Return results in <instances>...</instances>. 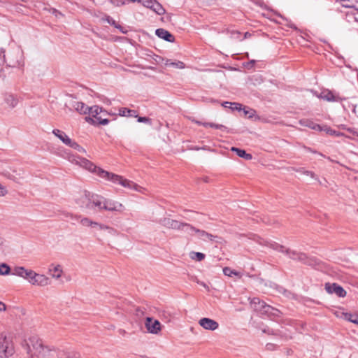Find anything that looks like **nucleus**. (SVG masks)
Wrapping results in <instances>:
<instances>
[{"instance_id":"nucleus-14","label":"nucleus","mask_w":358,"mask_h":358,"mask_svg":"<svg viewBox=\"0 0 358 358\" xmlns=\"http://www.w3.org/2000/svg\"><path fill=\"white\" fill-rule=\"evenodd\" d=\"M160 224L166 228L179 230L182 226V222L165 217L160 220Z\"/></svg>"},{"instance_id":"nucleus-35","label":"nucleus","mask_w":358,"mask_h":358,"mask_svg":"<svg viewBox=\"0 0 358 358\" xmlns=\"http://www.w3.org/2000/svg\"><path fill=\"white\" fill-rule=\"evenodd\" d=\"M69 146L75 149L76 150L78 151L79 152L86 153L85 149L83 148L82 146H80L79 144H78L76 141H74L73 140Z\"/></svg>"},{"instance_id":"nucleus-13","label":"nucleus","mask_w":358,"mask_h":358,"mask_svg":"<svg viewBox=\"0 0 358 358\" xmlns=\"http://www.w3.org/2000/svg\"><path fill=\"white\" fill-rule=\"evenodd\" d=\"M199 324L206 330L215 331L219 327V324L215 320L208 317L200 319Z\"/></svg>"},{"instance_id":"nucleus-53","label":"nucleus","mask_w":358,"mask_h":358,"mask_svg":"<svg viewBox=\"0 0 358 358\" xmlns=\"http://www.w3.org/2000/svg\"><path fill=\"white\" fill-rule=\"evenodd\" d=\"M240 34H241L240 32L237 31V32L234 33V34L236 35V38H238V36L240 35Z\"/></svg>"},{"instance_id":"nucleus-26","label":"nucleus","mask_w":358,"mask_h":358,"mask_svg":"<svg viewBox=\"0 0 358 358\" xmlns=\"http://www.w3.org/2000/svg\"><path fill=\"white\" fill-rule=\"evenodd\" d=\"M231 150L235 152L238 157L244 158L245 159L250 160L252 159V155L246 153V152L244 150L232 147Z\"/></svg>"},{"instance_id":"nucleus-32","label":"nucleus","mask_w":358,"mask_h":358,"mask_svg":"<svg viewBox=\"0 0 358 358\" xmlns=\"http://www.w3.org/2000/svg\"><path fill=\"white\" fill-rule=\"evenodd\" d=\"M10 267L6 263L0 264V275H8L10 273Z\"/></svg>"},{"instance_id":"nucleus-33","label":"nucleus","mask_w":358,"mask_h":358,"mask_svg":"<svg viewBox=\"0 0 358 358\" xmlns=\"http://www.w3.org/2000/svg\"><path fill=\"white\" fill-rule=\"evenodd\" d=\"M190 257L198 262H201L205 259V255L203 253L199 252H190Z\"/></svg>"},{"instance_id":"nucleus-19","label":"nucleus","mask_w":358,"mask_h":358,"mask_svg":"<svg viewBox=\"0 0 358 358\" xmlns=\"http://www.w3.org/2000/svg\"><path fill=\"white\" fill-rule=\"evenodd\" d=\"M156 35L168 42H173L175 40V37L172 35L169 31L164 29H157L155 31Z\"/></svg>"},{"instance_id":"nucleus-10","label":"nucleus","mask_w":358,"mask_h":358,"mask_svg":"<svg viewBox=\"0 0 358 358\" xmlns=\"http://www.w3.org/2000/svg\"><path fill=\"white\" fill-rule=\"evenodd\" d=\"M317 97L329 102H341L345 99L340 96L338 94H336L329 90L322 91V92L317 95Z\"/></svg>"},{"instance_id":"nucleus-22","label":"nucleus","mask_w":358,"mask_h":358,"mask_svg":"<svg viewBox=\"0 0 358 358\" xmlns=\"http://www.w3.org/2000/svg\"><path fill=\"white\" fill-rule=\"evenodd\" d=\"M250 303L253 306V308L257 311L264 312L268 306L264 301L260 300L259 298H253L251 300Z\"/></svg>"},{"instance_id":"nucleus-39","label":"nucleus","mask_w":358,"mask_h":358,"mask_svg":"<svg viewBox=\"0 0 358 358\" xmlns=\"http://www.w3.org/2000/svg\"><path fill=\"white\" fill-rule=\"evenodd\" d=\"M232 104H233L232 106L230 107V108L232 110H238V111L242 110V108H243L242 104L236 103V102H232Z\"/></svg>"},{"instance_id":"nucleus-49","label":"nucleus","mask_w":358,"mask_h":358,"mask_svg":"<svg viewBox=\"0 0 358 358\" xmlns=\"http://www.w3.org/2000/svg\"><path fill=\"white\" fill-rule=\"evenodd\" d=\"M108 22L115 27V25H117L114 20H108Z\"/></svg>"},{"instance_id":"nucleus-23","label":"nucleus","mask_w":358,"mask_h":358,"mask_svg":"<svg viewBox=\"0 0 358 358\" xmlns=\"http://www.w3.org/2000/svg\"><path fill=\"white\" fill-rule=\"evenodd\" d=\"M197 229H198L195 228L190 224L182 222L180 231H182L188 235L193 236L196 234V231H197Z\"/></svg>"},{"instance_id":"nucleus-20","label":"nucleus","mask_w":358,"mask_h":358,"mask_svg":"<svg viewBox=\"0 0 358 358\" xmlns=\"http://www.w3.org/2000/svg\"><path fill=\"white\" fill-rule=\"evenodd\" d=\"M52 134L57 136L63 143H64L66 145H69L71 142L72 141V139H71L65 132L63 131H61L58 129H55L52 130Z\"/></svg>"},{"instance_id":"nucleus-50","label":"nucleus","mask_w":358,"mask_h":358,"mask_svg":"<svg viewBox=\"0 0 358 358\" xmlns=\"http://www.w3.org/2000/svg\"><path fill=\"white\" fill-rule=\"evenodd\" d=\"M305 149H306L307 151H308V152H313V153H317V152H316V151L313 150H312L311 148H306V147H305Z\"/></svg>"},{"instance_id":"nucleus-18","label":"nucleus","mask_w":358,"mask_h":358,"mask_svg":"<svg viewBox=\"0 0 358 358\" xmlns=\"http://www.w3.org/2000/svg\"><path fill=\"white\" fill-rule=\"evenodd\" d=\"M30 271L31 269L26 268L24 266H15L13 269L12 274L27 280Z\"/></svg>"},{"instance_id":"nucleus-7","label":"nucleus","mask_w":358,"mask_h":358,"mask_svg":"<svg viewBox=\"0 0 358 358\" xmlns=\"http://www.w3.org/2000/svg\"><path fill=\"white\" fill-rule=\"evenodd\" d=\"M27 280L31 285L36 287H46L51 282L50 279L48 276L36 273L31 269Z\"/></svg>"},{"instance_id":"nucleus-42","label":"nucleus","mask_w":358,"mask_h":358,"mask_svg":"<svg viewBox=\"0 0 358 358\" xmlns=\"http://www.w3.org/2000/svg\"><path fill=\"white\" fill-rule=\"evenodd\" d=\"M138 122H150V120L146 117H138Z\"/></svg>"},{"instance_id":"nucleus-2","label":"nucleus","mask_w":358,"mask_h":358,"mask_svg":"<svg viewBox=\"0 0 358 358\" xmlns=\"http://www.w3.org/2000/svg\"><path fill=\"white\" fill-rule=\"evenodd\" d=\"M22 347L31 358H50L56 352L55 348L45 345L37 336H31L24 339Z\"/></svg>"},{"instance_id":"nucleus-12","label":"nucleus","mask_w":358,"mask_h":358,"mask_svg":"<svg viewBox=\"0 0 358 358\" xmlns=\"http://www.w3.org/2000/svg\"><path fill=\"white\" fill-rule=\"evenodd\" d=\"M103 210L108 211L122 212L124 206L117 201L104 198Z\"/></svg>"},{"instance_id":"nucleus-27","label":"nucleus","mask_w":358,"mask_h":358,"mask_svg":"<svg viewBox=\"0 0 358 358\" xmlns=\"http://www.w3.org/2000/svg\"><path fill=\"white\" fill-rule=\"evenodd\" d=\"M49 272L53 278L59 279L62 276V269L60 265H57L53 268H49Z\"/></svg>"},{"instance_id":"nucleus-9","label":"nucleus","mask_w":358,"mask_h":358,"mask_svg":"<svg viewBox=\"0 0 358 358\" xmlns=\"http://www.w3.org/2000/svg\"><path fill=\"white\" fill-rule=\"evenodd\" d=\"M145 325L148 331L152 334H157L162 330L161 323L157 320H155L152 317H146Z\"/></svg>"},{"instance_id":"nucleus-52","label":"nucleus","mask_w":358,"mask_h":358,"mask_svg":"<svg viewBox=\"0 0 358 358\" xmlns=\"http://www.w3.org/2000/svg\"><path fill=\"white\" fill-rule=\"evenodd\" d=\"M4 52H5V50L3 48H1L0 49V54H4ZM3 57H4L5 55H3Z\"/></svg>"},{"instance_id":"nucleus-51","label":"nucleus","mask_w":358,"mask_h":358,"mask_svg":"<svg viewBox=\"0 0 358 358\" xmlns=\"http://www.w3.org/2000/svg\"><path fill=\"white\" fill-rule=\"evenodd\" d=\"M250 36H251V34L249 32H245L244 34V38H246L250 37Z\"/></svg>"},{"instance_id":"nucleus-1","label":"nucleus","mask_w":358,"mask_h":358,"mask_svg":"<svg viewBox=\"0 0 358 358\" xmlns=\"http://www.w3.org/2000/svg\"><path fill=\"white\" fill-rule=\"evenodd\" d=\"M67 159L72 164H75L76 165L80 166V167L89 171L91 173H93L100 177L102 179H104L107 181H110L113 184H118L122 185L124 187H127L129 189H134L137 192H142L143 188L134 182L129 180L127 179L124 178L122 176L115 174L113 173L108 172L107 171L103 170V169L96 166L92 162L88 159L74 155L69 154L67 157Z\"/></svg>"},{"instance_id":"nucleus-31","label":"nucleus","mask_w":358,"mask_h":358,"mask_svg":"<svg viewBox=\"0 0 358 358\" xmlns=\"http://www.w3.org/2000/svg\"><path fill=\"white\" fill-rule=\"evenodd\" d=\"M242 110L243 111L244 115L249 119H252L256 115V111L252 108L244 106Z\"/></svg>"},{"instance_id":"nucleus-45","label":"nucleus","mask_w":358,"mask_h":358,"mask_svg":"<svg viewBox=\"0 0 358 358\" xmlns=\"http://www.w3.org/2000/svg\"><path fill=\"white\" fill-rule=\"evenodd\" d=\"M5 240L4 238L0 235V248H2L4 245Z\"/></svg>"},{"instance_id":"nucleus-3","label":"nucleus","mask_w":358,"mask_h":358,"mask_svg":"<svg viewBox=\"0 0 358 358\" xmlns=\"http://www.w3.org/2000/svg\"><path fill=\"white\" fill-rule=\"evenodd\" d=\"M259 243L268 245L275 250L279 251L282 253H285L292 259L299 260L304 264H311V261L308 258L306 255L304 253H301L294 250L286 249L283 245H281L277 243H272L268 241H265L263 243L262 241H259Z\"/></svg>"},{"instance_id":"nucleus-21","label":"nucleus","mask_w":358,"mask_h":358,"mask_svg":"<svg viewBox=\"0 0 358 358\" xmlns=\"http://www.w3.org/2000/svg\"><path fill=\"white\" fill-rule=\"evenodd\" d=\"M197 238L203 241H214L217 236L208 233L204 230L197 229L196 234Z\"/></svg>"},{"instance_id":"nucleus-30","label":"nucleus","mask_w":358,"mask_h":358,"mask_svg":"<svg viewBox=\"0 0 358 358\" xmlns=\"http://www.w3.org/2000/svg\"><path fill=\"white\" fill-rule=\"evenodd\" d=\"M80 222L84 227H96V225L98 224V222H93L92 220H91L90 219H89L87 217H83V218H81L80 217H77L78 220L80 219Z\"/></svg>"},{"instance_id":"nucleus-47","label":"nucleus","mask_w":358,"mask_h":358,"mask_svg":"<svg viewBox=\"0 0 358 358\" xmlns=\"http://www.w3.org/2000/svg\"><path fill=\"white\" fill-rule=\"evenodd\" d=\"M325 131H326V132H327V134H331V135H333V134H336V131H333L332 129H329H329H325Z\"/></svg>"},{"instance_id":"nucleus-29","label":"nucleus","mask_w":358,"mask_h":358,"mask_svg":"<svg viewBox=\"0 0 358 358\" xmlns=\"http://www.w3.org/2000/svg\"><path fill=\"white\" fill-rule=\"evenodd\" d=\"M264 313H265L269 315L273 316L275 317H279L281 315V312L279 310L274 308L268 305L266 307V308L264 310Z\"/></svg>"},{"instance_id":"nucleus-56","label":"nucleus","mask_w":358,"mask_h":358,"mask_svg":"<svg viewBox=\"0 0 358 358\" xmlns=\"http://www.w3.org/2000/svg\"><path fill=\"white\" fill-rule=\"evenodd\" d=\"M100 116H101V117H106V116H103V114H100Z\"/></svg>"},{"instance_id":"nucleus-25","label":"nucleus","mask_w":358,"mask_h":358,"mask_svg":"<svg viewBox=\"0 0 358 358\" xmlns=\"http://www.w3.org/2000/svg\"><path fill=\"white\" fill-rule=\"evenodd\" d=\"M119 115L123 117H137V112L134 110H130L127 108H121L119 109Z\"/></svg>"},{"instance_id":"nucleus-17","label":"nucleus","mask_w":358,"mask_h":358,"mask_svg":"<svg viewBox=\"0 0 358 358\" xmlns=\"http://www.w3.org/2000/svg\"><path fill=\"white\" fill-rule=\"evenodd\" d=\"M55 354L58 358H80L79 353L74 351L56 349Z\"/></svg>"},{"instance_id":"nucleus-11","label":"nucleus","mask_w":358,"mask_h":358,"mask_svg":"<svg viewBox=\"0 0 358 358\" xmlns=\"http://www.w3.org/2000/svg\"><path fill=\"white\" fill-rule=\"evenodd\" d=\"M325 289L329 294H334L338 297H344L346 295L345 290L336 283H326Z\"/></svg>"},{"instance_id":"nucleus-15","label":"nucleus","mask_w":358,"mask_h":358,"mask_svg":"<svg viewBox=\"0 0 358 358\" xmlns=\"http://www.w3.org/2000/svg\"><path fill=\"white\" fill-rule=\"evenodd\" d=\"M3 101L10 109L15 108L19 103V97L12 93H6L3 95Z\"/></svg>"},{"instance_id":"nucleus-44","label":"nucleus","mask_w":358,"mask_h":358,"mask_svg":"<svg viewBox=\"0 0 358 358\" xmlns=\"http://www.w3.org/2000/svg\"><path fill=\"white\" fill-rule=\"evenodd\" d=\"M222 106H224V108H229L232 106V102H229V101H224L222 103Z\"/></svg>"},{"instance_id":"nucleus-40","label":"nucleus","mask_w":358,"mask_h":358,"mask_svg":"<svg viewBox=\"0 0 358 358\" xmlns=\"http://www.w3.org/2000/svg\"><path fill=\"white\" fill-rule=\"evenodd\" d=\"M301 172L303 174H306L307 176H310L311 178L318 180L320 182V181L318 180V178L316 176V175L313 172L309 171H306V170H302Z\"/></svg>"},{"instance_id":"nucleus-38","label":"nucleus","mask_w":358,"mask_h":358,"mask_svg":"<svg viewBox=\"0 0 358 358\" xmlns=\"http://www.w3.org/2000/svg\"><path fill=\"white\" fill-rule=\"evenodd\" d=\"M345 317L348 320H349L355 324H358V316L357 315H353L352 314H345Z\"/></svg>"},{"instance_id":"nucleus-54","label":"nucleus","mask_w":358,"mask_h":358,"mask_svg":"<svg viewBox=\"0 0 358 358\" xmlns=\"http://www.w3.org/2000/svg\"><path fill=\"white\" fill-rule=\"evenodd\" d=\"M250 63L254 64L255 63V60H251Z\"/></svg>"},{"instance_id":"nucleus-55","label":"nucleus","mask_w":358,"mask_h":358,"mask_svg":"<svg viewBox=\"0 0 358 358\" xmlns=\"http://www.w3.org/2000/svg\"><path fill=\"white\" fill-rule=\"evenodd\" d=\"M196 123H197L198 124H199V125H202V123H203V122H199V121H197V122H196Z\"/></svg>"},{"instance_id":"nucleus-6","label":"nucleus","mask_w":358,"mask_h":358,"mask_svg":"<svg viewBox=\"0 0 358 358\" xmlns=\"http://www.w3.org/2000/svg\"><path fill=\"white\" fill-rule=\"evenodd\" d=\"M15 353V347L12 338L4 333L0 334V357L8 358Z\"/></svg>"},{"instance_id":"nucleus-36","label":"nucleus","mask_w":358,"mask_h":358,"mask_svg":"<svg viewBox=\"0 0 358 358\" xmlns=\"http://www.w3.org/2000/svg\"><path fill=\"white\" fill-rule=\"evenodd\" d=\"M223 273L227 276H232L233 275L240 277V273L229 267H224L223 268Z\"/></svg>"},{"instance_id":"nucleus-57","label":"nucleus","mask_w":358,"mask_h":358,"mask_svg":"<svg viewBox=\"0 0 358 358\" xmlns=\"http://www.w3.org/2000/svg\"><path fill=\"white\" fill-rule=\"evenodd\" d=\"M357 136H358V134H357Z\"/></svg>"},{"instance_id":"nucleus-24","label":"nucleus","mask_w":358,"mask_h":358,"mask_svg":"<svg viewBox=\"0 0 358 358\" xmlns=\"http://www.w3.org/2000/svg\"><path fill=\"white\" fill-rule=\"evenodd\" d=\"M300 124L304 127H308L309 128H311L314 130H322V127L317 124H315L313 121L310 120H301L299 122Z\"/></svg>"},{"instance_id":"nucleus-16","label":"nucleus","mask_w":358,"mask_h":358,"mask_svg":"<svg viewBox=\"0 0 358 358\" xmlns=\"http://www.w3.org/2000/svg\"><path fill=\"white\" fill-rule=\"evenodd\" d=\"M71 106L73 110L78 112L80 114H87L89 112V106H87L84 103L76 100H73L71 102Z\"/></svg>"},{"instance_id":"nucleus-37","label":"nucleus","mask_w":358,"mask_h":358,"mask_svg":"<svg viewBox=\"0 0 358 358\" xmlns=\"http://www.w3.org/2000/svg\"><path fill=\"white\" fill-rule=\"evenodd\" d=\"M96 227H98L100 230H107L110 234H113L115 232V230L114 229L105 224L98 223V224L96 225Z\"/></svg>"},{"instance_id":"nucleus-48","label":"nucleus","mask_w":358,"mask_h":358,"mask_svg":"<svg viewBox=\"0 0 358 358\" xmlns=\"http://www.w3.org/2000/svg\"><path fill=\"white\" fill-rule=\"evenodd\" d=\"M6 310V305L0 301V311H3Z\"/></svg>"},{"instance_id":"nucleus-5","label":"nucleus","mask_w":358,"mask_h":358,"mask_svg":"<svg viewBox=\"0 0 358 358\" xmlns=\"http://www.w3.org/2000/svg\"><path fill=\"white\" fill-rule=\"evenodd\" d=\"M88 114H90L92 117L96 119V122H94L92 117H86V121L88 122H92L93 124H99L101 125H106L109 123V120L106 117H101L100 114H103V116H107L108 115H115V113H113L110 112H107L103 110V108L99 106H94L90 107Z\"/></svg>"},{"instance_id":"nucleus-46","label":"nucleus","mask_w":358,"mask_h":358,"mask_svg":"<svg viewBox=\"0 0 358 358\" xmlns=\"http://www.w3.org/2000/svg\"><path fill=\"white\" fill-rule=\"evenodd\" d=\"M197 283L199 284L200 285H201L202 287H203L204 288L208 289V285L204 282H201V281H199L198 280Z\"/></svg>"},{"instance_id":"nucleus-34","label":"nucleus","mask_w":358,"mask_h":358,"mask_svg":"<svg viewBox=\"0 0 358 358\" xmlns=\"http://www.w3.org/2000/svg\"><path fill=\"white\" fill-rule=\"evenodd\" d=\"M202 125L205 127H210L215 128L217 129H221V130L227 129V127L225 126H224L222 124H215V123H210V122H203Z\"/></svg>"},{"instance_id":"nucleus-4","label":"nucleus","mask_w":358,"mask_h":358,"mask_svg":"<svg viewBox=\"0 0 358 358\" xmlns=\"http://www.w3.org/2000/svg\"><path fill=\"white\" fill-rule=\"evenodd\" d=\"M82 203L80 206L89 210L97 209L103 210L104 197L98 194L85 193L81 198Z\"/></svg>"},{"instance_id":"nucleus-28","label":"nucleus","mask_w":358,"mask_h":358,"mask_svg":"<svg viewBox=\"0 0 358 358\" xmlns=\"http://www.w3.org/2000/svg\"><path fill=\"white\" fill-rule=\"evenodd\" d=\"M166 66H173L176 69H182L185 67V64L180 61L173 62L171 59H166L164 63Z\"/></svg>"},{"instance_id":"nucleus-41","label":"nucleus","mask_w":358,"mask_h":358,"mask_svg":"<svg viewBox=\"0 0 358 358\" xmlns=\"http://www.w3.org/2000/svg\"><path fill=\"white\" fill-rule=\"evenodd\" d=\"M8 191L6 188L0 185V196H3L7 194Z\"/></svg>"},{"instance_id":"nucleus-8","label":"nucleus","mask_w":358,"mask_h":358,"mask_svg":"<svg viewBox=\"0 0 358 358\" xmlns=\"http://www.w3.org/2000/svg\"><path fill=\"white\" fill-rule=\"evenodd\" d=\"M131 1L141 3L144 7L152 10L159 15L166 13V10L157 0H131Z\"/></svg>"},{"instance_id":"nucleus-43","label":"nucleus","mask_w":358,"mask_h":358,"mask_svg":"<svg viewBox=\"0 0 358 358\" xmlns=\"http://www.w3.org/2000/svg\"><path fill=\"white\" fill-rule=\"evenodd\" d=\"M115 27L118 29H120V31L123 33V34H126L127 32V29L122 27V26L117 24V25H115Z\"/></svg>"}]
</instances>
